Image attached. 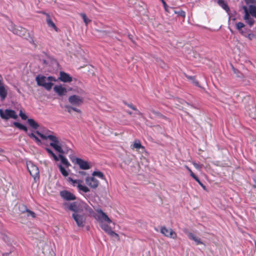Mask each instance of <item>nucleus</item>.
Wrapping results in <instances>:
<instances>
[{"instance_id":"1","label":"nucleus","mask_w":256,"mask_h":256,"mask_svg":"<svg viewBox=\"0 0 256 256\" xmlns=\"http://www.w3.org/2000/svg\"><path fill=\"white\" fill-rule=\"evenodd\" d=\"M38 124L33 120V139L35 140L38 145L42 144V140H45L48 139L50 140V145L56 151L63 153L62 142L60 138L54 134V132L44 128H39Z\"/></svg>"},{"instance_id":"2","label":"nucleus","mask_w":256,"mask_h":256,"mask_svg":"<svg viewBox=\"0 0 256 256\" xmlns=\"http://www.w3.org/2000/svg\"><path fill=\"white\" fill-rule=\"evenodd\" d=\"M84 207L91 216H92L96 220L100 222V224L104 222H106L108 224L112 222V221L108 216L101 209L98 208L96 210V212H94L88 206L85 204Z\"/></svg>"},{"instance_id":"3","label":"nucleus","mask_w":256,"mask_h":256,"mask_svg":"<svg viewBox=\"0 0 256 256\" xmlns=\"http://www.w3.org/2000/svg\"><path fill=\"white\" fill-rule=\"evenodd\" d=\"M36 80L38 86H43L47 90L52 89L54 85L53 82L56 81L54 78L52 76H45L42 75L37 76Z\"/></svg>"},{"instance_id":"4","label":"nucleus","mask_w":256,"mask_h":256,"mask_svg":"<svg viewBox=\"0 0 256 256\" xmlns=\"http://www.w3.org/2000/svg\"><path fill=\"white\" fill-rule=\"evenodd\" d=\"M8 29L14 34L20 36L22 37H24L26 38L27 35L28 34V31L26 28L20 26H16L13 24H11L8 26Z\"/></svg>"},{"instance_id":"5","label":"nucleus","mask_w":256,"mask_h":256,"mask_svg":"<svg viewBox=\"0 0 256 256\" xmlns=\"http://www.w3.org/2000/svg\"><path fill=\"white\" fill-rule=\"evenodd\" d=\"M0 116L2 118L7 120L10 118L16 119L18 115L14 110L6 109L4 111L0 109Z\"/></svg>"},{"instance_id":"6","label":"nucleus","mask_w":256,"mask_h":256,"mask_svg":"<svg viewBox=\"0 0 256 256\" xmlns=\"http://www.w3.org/2000/svg\"><path fill=\"white\" fill-rule=\"evenodd\" d=\"M72 216L78 227H84L86 220V216L79 213H73Z\"/></svg>"},{"instance_id":"7","label":"nucleus","mask_w":256,"mask_h":256,"mask_svg":"<svg viewBox=\"0 0 256 256\" xmlns=\"http://www.w3.org/2000/svg\"><path fill=\"white\" fill-rule=\"evenodd\" d=\"M70 159L72 162L78 164L80 169L84 170H89L90 168V164L86 162L80 158H74L70 156Z\"/></svg>"},{"instance_id":"8","label":"nucleus","mask_w":256,"mask_h":256,"mask_svg":"<svg viewBox=\"0 0 256 256\" xmlns=\"http://www.w3.org/2000/svg\"><path fill=\"white\" fill-rule=\"evenodd\" d=\"M160 232L164 236L174 239H176L177 236L176 234L172 228H167L165 226L161 228Z\"/></svg>"},{"instance_id":"9","label":"nucleus","mask_w":256,"mask_h":256,"mask_svg":"<svg viewBox=\"0 0 256 256\" xmlns=\"http://www.w3.org/2000/svg\"><path fill=\"white\" fill-rule=\"evenodd\" d=\"M68 101L72 105L79 106L83 103L84 98L81 96L74 94L68 98Z\"/></svg>"},{"instance_id":"10","label":"nucleus","mask_w":256,"mask_h":256,"mask_svg":"<svg viewBox=\"0 0 256 256\" xmlns=\"http://www.w3.org/2000/svg\"><path fill=\"white\" fill-rule=\"evenodd\" d=\"M86 183L90 187L92 188H96L99 184V182L92 176H88L86 178Z\"/></svg>"},{"instance_id":"11","label":"nucleus","mask_w":256,"mask_h":256,"mask_svg":"<svg viewBox=\"0 0 256 256\" xmlns=\"http://www.w3.org/2000/svg\"><path fill=\"white\" fill-rule=\"evenodd\" d=\"M242 9L244 12V19L245 20L246 22L250 26H252L254 24V20L250 17L249 14V12L248 11V8L246 6H243Z\"/></svg>"},{"instance_id":"12","label":"nucleus","mask_w":256,"mask_h":256,"mask_svg":"<svg viewBox=\"0 0 256 256\" xmlns=\"http://www.w3.org/2000/svg\"><path fill=\"white\" fill-rule=\"evenodd\" d=\"M64 204L68 210L74 212V213L80 212V204L78 202L65 203Z\"/></svg>"},{"instance_id":"13","label":"nucleus","mask_w":256,"mask_h":256,"mask_svg":"<svg viewBox=\"0 0 256 256\" xmlns=\"http://www.w3.org/2000/svg\"><path fill=\"white\" fill-rule=\"evenodd\" d=\"M8 88L5 86L2 80H0V98L2 101L4 100L8 95Z\"/></svg>"},{"instance_id":"14","label":"nucleus","mask_w":256,"mask_h":256,"mask_svg":"<svg viewBox=\"0 0 256 256\" xmlns=\"http://www.w3.org/2000/svg\"><path fill=\"white\" fill-rule=\"evenodd\" d=\"M61 197L66 200H74L76 199V196L68 190H62L60 192Z\"/></svg>"},{"instance_id":"15","label":"nucleus","mask_w":256,"mask_h":256,"mask_svg":"<svg viewBox=\"0 0 256 256\" xmlns=\"http://www.w3.org/2000/svg\"><path fill=\"white\" fill-rule=\"evenodd\" d=\"M100 226L109 235L112 236H118V234L114 232L108 224L102 222L100 224Z\"/></svg>"},{"instance_id":"16","label":"nucleus","mask_w":256,"mask_h":256,"mask_svg":"<svg viewBox=\"0 0 256 256\" xmlns=\"http://www.w3.org/2000/svg\"><path fill=\"white\" fill-rule=\"evenodd\" d=\"M58 79L64 82H70L72 80V78L70 75L64 72H60Z\"/></svg>"},{"instance_id":"17","label":"nucleus","mask_w":256,"mask_h":256,"mask_svg":"<svg viewBox=\"0 0 256 256\" xmlns=\"http://www.w3.org/2000/svg\"><path fill=\"white\" fill-rule=\"evenodd\" d=\"M54 90L60 96H64L67 92V90L60 84L55 86L54 88Z\"/></svg>"},{"instance_id":"18","label":"nucleus","mask_w":256,"mask_h":256,"mask_svg":"<svg viewBox=\"0 0 256 256\" xmlns=\"http://www.w3.org/2000/svg\"><path fill=\"white\" fill-rule=\"evenodd\" d=\"M188 236L190 240L194 241L196 245L203 244V242H202L200 238L198 236H196L192 232L188 233Z\"/></svg>"},{"instance_id":"19","label":"nucleus","mask_w":256,"mask_h":256,"mask_svg":"<svg viewBox=\"0 0 256 256\" xmlns=\"http://www.w3.org/2000/svg\"><path fill=\"white\" fill-rule=\"evenodd\" d=\"M46 16V22L49 27H51L57 31V28L56 26L54 23L52 21L50 16L49 14H45Z\"/></svg>"},{"instance_id":"20","label":"nucleus","mask_w":256,"mask_h":256,"mask_svg":"<svg viewBox=\"0 0 256 256\" xmlns=\"http://www.w3.org/2000/svg\"><path fill=\"white\" fill-rule=\"evenodd\" d=\"M248 11L249 14L252 15V16L256 18V6L254 5L250 4L248 6Z\"/></svg>"},{"instance_id":"21","label":"nucleus","mask_w":256,"mask_h":256,"mask_svg":"<svg viewBox=\"0 0 256 256\" xmlns=\"http://www.w3.org/2000/svg\"><path fill=\"white\" fill-rule=\"evenodd\" d=\"M218 4L224 10L227 12H229V11H230L229 7L228 6L224 0H218Z\"/></svg>"},{"instance_id":"22","label":"nucleus","mask_w":256,"mask_h":256,"mask_svg":"<svg viewBox=\"0 0 256 256\" xmlns=\"http://www.w3.org/2000/svg\"><path fill=\"white\" fill-rule=\"evenodd\" d=\"M13 124L16 128H17L19 130H22L25 132H27V131H28L27 128L24 124H22L18 122H14L13 123Z\"/></svg>"},{"instance_id":"23","label":"nucleus","mask_w":256,"mask_h":256,"mask_svg":"<svg viewBox=\"0 0 256 256\" xmlns=\"http://www.w3.org/2000/svg\"><path fill=\"white\" fill-rule=\"evenodd\" d=\"M76 186L80 190L86 193L90 191V189L86 186L82 184L81 183L78 184Z\"/></svg>"},{"instance_id":"24","label":"nucleus","mask_w":256,"mask_h":256,"mask_svg":"<svg viewBox=\"0 0 256 256\" xmlns=\"http://www.w3.org/2000/svg\"><path fill=\"white\" fill-rule=\"evenodd\" d=\"M59 157L62 163L64 166H66V167H68L70 165L68 160L62 155L59 154Z\"/></svg>"},{"instance_id":"25","label":"nucleus","mask_w":256,"mask_h":256,"mask_svg":"<svg viewBox=\"0 0 256 256\" xmlns=\"http://www.w3.org/2000/svg\"><path fill=\"white\" fill-rule=\"evenodd\" d=\"M92 176L94 177L97 176L102 180H105V178L103 173L100 171H94L92 174Z\"/></svg>"},{"instance_id":"26","label":"nucleus","mask_w":256,"mask_h":256,"mask_svg":"<svg viewBox=\"0 0 256 256\" xmlns=\"http://www.w3.org/2000/svg\"><path fill=\"white\" fill-rule=\"evenodd\" d=\"M58 168L61 174H62L64 176H67L68 175V172L64 168V166L61 164L58 165Z\"/></svg>"},{"instance_id":"27","label":"nucleus","mask_w":256,"mask_h":256,"mask_svg":"<svg viewBox=\"0 0 256 256\" xmlns=\"http://www.w3.org/2000/svg\"><path fill=\"white\" fill-rule=\"evenodd\" d=\"M46 150L48 152V153L49 154V155L54 158V160H56V161L58 160V157L54 153V152L50 148H46Z\"/></svg>"},{"instance_id":"28","label":"nucleus","mask_w":256,"mask_h":256,"mask_svg":"<svg viewBox=\"0 0 256 256\" xmlns=\"http://www.w3.org/2000/svg\"><path fill=\"white\" fill-rule=\"evenodd\" d=\"M68 180L69 182H72V184L74 186H76V184H80V183H82V180H73L72 178L70 177H69L68 178Z\"/></svg>"},{"instance_id":"29","label":"nucleus","mask_w":256,"mask_h":256,"mask_svg":"<svg viewBox=\"0 0 256 256\" xmlns=\"http://www.w3.org/2000/svg\"><path fill=\"white\" fill-rule=\"evenodd\" d=\"M80 16L82 17L85 24L87 26L88 24L90 22V20H89L85 14L82 13L80 14Z\"/></svg>"},{"instance_id":"30","label":"nucleus","mask_w":256,"mask_h":256,"mask_svg":"<svg viewBox=\"0 0 256 256\" xmlns=\"http://www.w3.org/2000/svg\"><path fill=\"white\" fill-rule=\"evenodd\" d=\"M133 146L134 148L139 149L140 148H144V147L142 146L139 140H136Z\"/></svg>"},{"instance_id":"31","label":"nucleus","mask_w":256,"mask_h":256,"mask_svg":"<svg viewBox=\"0 0 256 256\" xmlns=\"http://www.w3.org/2000/svg\"><path fill=\"white\" fill-rule=\"evenodd\" d=\"M34 168L35 170L36 171V175L34 176H33V178L34 179V181H36L38 180L39 179V172H38V168L36 166H35L33 165V168Z\"/></svg>"},{"instance_id":"32","label":"nucleus","mask_w":256,"mask_h":256,"mask_svg":"<svg viewBox=\"0 0 256 256\" xmlns=\"http://www.w3.org/2000/svg\"><path fill=\"white\" fill-rule=\"evenodd\" d=\"M184 167L190 172V176L195 180L198 178L194 174L191 169L188 166H185Z\"/></svg>"},{"instance_id":"33","label":"nucleus","mask_w":256,"mask_h":256,"mask_svg":"<svg viewBox=\"0 0 256 256\" xmlns=\"http://www.w3.org/2000/svg\"><path fill=\"white\" fill-rule=\"evenodd\" d=\"M174 13L177 14L178 16H180L184 18L186 16V12H185L180 10H174Z\"/></svg>"},{"instance_id":"34","label":"nucleus","mask_w":256,"mask_h":256,"mask_svg":"<svg viewBox=\"0 0 256 256\" xmlns=\"http://www.w3.org/2000/svg\"><path fill=\"white\" fill-rule=\"evenodd\" d=\"M244 26V24L242 22H238L236 24V29L238 31H240L241 30H242V28H243Z\"/></svg>"},{"instance_id":"35","label":"nucleus","mask_w":256,"mask_h":256,"mask_svg":"<svg viewBox=\"0 0 256 256\" xmlns=\"http://www.w3.org/2000/svg\"><path fill=\"white\" fill-rule=\"evenodd\" d=\"M19 116L23 120H26L28 118L27 116L23 112L22 110H20V111Z\"/></svg>"},{"instance_id":"36","label":"nucleus","mask_w":256,"mask_h":256,"mask_svg":"<svg viewBox=\"0 0 256 256\" xmlns=\"http://www.w3.org/2000/svg\"><path fill=\"white\" fill-rule=\"evenodd\" d=\"M244 0L246 2V3L248 5H249V6L250 4L254 5L256 4V0Z\"/></svg>"},{"instance_id":"37","label":"nucleus","mask_w":256,"mask_h":256,"mask_svg":"<svg viewBox=\"0 0 256 256\" xmlns=\"http://www.w3.org/2000/svg\"><path fill=\"white\" fill-rule=\"evenodd\" d=\"M192 164L194 165V168L198 170H200V169L202 168V166L196 162H192Z\"/></svg>"},{"instance_id":"38","label":"nucleus","mask_w":256,"mask_h":256,"mask_svg":"<svg viewBox=\"0 0 256 256\" xmlns=\"http://www.w3.org/2000/svg\"><path fill=\"white\" fill-rule=\"evenodd\" d=\"M233 72L234 74H236L238 77H240L241 74L238 72V70L236 68H232Z\"/></svg>"},{"instance_id":"39","label":"nucleus","mask_w":256,"mask_h":256,"mask_svg":"<svg viewBox=\"0 0 256 256\" xmlns=\"http://www.w3.org/2000/svg\"><path fill=\"white\" fill-rule=\"evenodd\" d=\"M196 180L198 183V184L204 188H206V186H204V184L200 181L199 178H198Z\"/></svg>"},{"instance_id":"40","label":"nucleus","mask_w":256,"mask_h":256,"mask_svg":"<svg viewBox=\"0 0 256 256\" xmlns=\"http://www.w3.org/2000/svg\"><path fill=\"white\" fill-rule=\"evenodd\" d=\"M125 104H126L129 108H130L132 110H137V108L134 106L132 104H126V103H125Z\"/></svg>"},{"instance_id":"41","label":"nucleus","mask_w":256,"mask_h":256,"mask_svg":"<svg viewBox=\"0 0 256 256\" xmlns=\"http://www.w3.org/2000/svg\"><path fill=\"white\" fill-rule=\"evenodd\" d=\"M255 35L252 33H250V34H249L247 37L248 38V39H250V40H252L253 38H255Z\"/></svg>"},{"instance_id":"42","label":"nucleus","mask_w":256,"mask_h":256,"mask_svg":"<svg viewBox=\"0 0 256 256\" xmlns=\"http://www.w3.org/2000/svg\"><path fill=\"white\" fill-rule=\"evenodd\" d=\"M66 108L68 109V112L69 113L71 112L72 110H73V107L68 106H66Z\"/></svg>"},{"instance_id":"43","label":"nucleus","mask_w":256,"mask_h":256,"mask_svg":"<svg viewBox=\"0 0 256 256\" xmlns=\"http://www.w3.org/2000/svg\"><path fill=\"white\" fill-rule=\"evenodd\" d=\"M192 84H194L195 86L200 87V86L199 85V83L198 81H197L196 79L192 82Z\"/></svg>"},{"instance_id":"44","label":"nucleus","mask_w":256,"mask_h":256,"mask_svg":"<svg viewBox=\"0 0 256 256\" xmlns=\"http://www.w3.org/2000/svg\"><path fill=\"white\" fill-rule=\"evenodd\" d=\"M162 2L163 4V5L164 6V8L166 10H167L166 4V2L164 0H162Z\"/></svg>"},{"instance_id":"45","label":"nucleus","mask_w":256,"mask_h":256,"mask_svg":"<svg viewBox=\"0 0 256 256\" xmlns=\"http://www.w3.org/2000/svg\"><path fill=\"white\" fill-rule=\"evenodd\" d=\"M30 164H30L27 163V164H26V165H27V168H28V172H30V175H32V172H31V170H30V168H29V166H29V164Z\"/></svg>"},{"instance_id":"46","label":"nucleus","mask_w":256,"mask_h":256,"mask_svg":"<svg viewBox=\"0 0 256 256\" xmlns=\"http://www.w3.org/2000/svg\"><path fill=\"white\" fill-rule=\"evenodd\" d=\"M28 124L30 126H32V118H29L28 120Z\"/></svg>"},{"instance_id":"47","label":"nucleus","mask_w":256,"mask_h":256,"mask_svg":"<svg viewBox=\"0 0 256 256\" xmlns=\"http://www.w3.org/2000/svg\"><path fill=\"white\" fill-rule=\"evenodd\" d=\"M160 65L163 68H164L165 67H166L165 64L164 62H162V64H160Z\"/></svg>"},{"instance_id":"48","label":"nucleus","mask_w":256,"mask_h":256,"mask_svg":"<svg viewBox=\"0 0 256 256\" xmlns=\"http://www.w3.org/2000/svg\"><path fill=\"white\" fill-rule=\"evenodd\" d=\"M72 110L75 111V112H81L80 110H79L78 108H73V110Z\"/></svg>"},{"instance_id":"49","label":"nucleus","mask_w":256,"mask_h":256,"mask_svg":"<svg viewBox=\"0 0 256 256\" xmlns=\"http://www.w3.org/2000/svg\"><path fill=\"white\" fill-rule=\"evenodd\" d=\"M78 93H79L81 95H82L84 94V92L82 90H80V91L78 92Z\"/></svg>"},{"instance_id":"50","label":"nucleus","mask_w":256,"mask_h":256,"mask_svg":"<svg viewBox=\"0 0 256 256\" xmlns=\"http://www.w3.org/2000/svg\"><path fill=\"white\" fill-rule=\"evenodd\" d=\"M78 173L80 175H85L86 174V172L84 171H80Z\"/></svg>"},{"instance_id":"51","label":"nucleus","mask_w":256,"mask_h":256,"mask_svg":"<svg viewBox=\"0 0 256 256\" xmlns=\"http://www.w3.org/2000/svg\"><path fill=\"white\" fill-rule=\"evenodd\" d=\"M182 104H184V105H189L188 103L184 101V100H182V102H181Z\"/></svg>"},{"instance_id":"52","label":"nucleus","mask_w":256,"mask_h":256,"mask_svg":"<svg viewBox=\"0 0 256 256\" xmlns=\"http://www.w3.org/2000/svg\"><path fill=\"white\" fill-rule=\"evenodd\" d=\"M239 32H240L242 34V35H244V36H246V32H244L242 30H241L240 31H239Z\"/></svg>"},{"instance_id":"53","label":"nucleus","mask_w":256,"mask_h":256,"mask_svg":"<svg viewBox=\"0 0 256 256\" xmlns=\"http://www.w3.org/2000/svg\"><path fill=\"white\" fill-rule=\"evenodd\" d=\"M186 78H188V79L190 80L192 79H194V76H186Z\"/></svg>"},{"instance_id":"54","label":"nucleus","mask_w":256,"mask_h":256,"mask_svg":"<svg viewBox=\"0 0 256 256\" xmlns=\"http://www.w3.org/2000/svg\"><path fill=\"white\" fill-rule=\"evenodd\" d=\"M136 114H138V115H140V116H142V113L141 112H140L139 110H136Z\"/></svg>"},{"instance_id":"55","label":"nucleus","mask_w":256,"mask_h":256,"mask_svg":"<svg viewBox=\"0 0 256 256\" xmlns=\"http://www.w3.org/2000/svg\"><path fill=\"white\" fill-rule=\"evenodd\" d=\"M39 60H40V61H42V62H43L44 63H45V62H46V60H44V59H43V58H39Z\"/></svg>"},{"instance_id":"56","label":"nucleus","mask_w":256,"mask_h":256,"mask_svg":"<svg viewBox=\"0 0 256 256\" xmlns=\"http://www.w3.org/2000/svg\"><path fill=\"white\" fill-rule=\"evenodd\" d=\"M100 32L102 33V36L106 34V32L104 31H100Z\"/></svg>"},{"instance_id":"57","label":"nucleus","mask_w":256,"mask_h":256,"mask_svg":"<svg viewBox=\"0 0 256 256\" xmlns=\"http://www.w3.org/2000/svg\"><path fill=\"white\" fill-rule=\"evenodd\" d=\"M28 134L30 138H32V132L30 133H28Z\"/></svg>"},{"instance_id":"58","label":"nucleus","mask_w":256,"mask_h":256,"mask_svg":"<svg viewBox=\"0 0 256 256\" xmlns=\"http://www.w3.org/2000/svg\"><path fill=\"white\" fill-rule=\"evenodd\" d=\"M127 112L129 114H132V112H130V111H127Z\"/></svg>"},{"instance_id":"59","label":"nucleus","mask_w":256,"mask_h":256,"mask_svg":"<svg viewBox=\"0 0 256 256\" xmlns=\"http://www.w3.org/2000/svg\"><path fill=\"white\" fill-rule=\"evenodd\" d=\"M22 206L23 207V208H24V210H23L22 212H24V210H26V208L24 206Z\"/></svg>"},{"instance_id":"60","label":"nucleus","mask_w":256,"mask_h":256,"mask_svg":"<svg viewBox=\"0 0 256 256\" xmlns=\"http://www.w3.org/2000/svg\"><path fill=\"white\" fill-rule=\"evenodd\" d=\"M0 80H2V78L1 75H0Z\"/></svg>"},{"instance_id":"61","label":"nucleus","mask_w":256,"mask_h":256,"mask_svg":"<svg viewBox=\"0 0 256 256\" xmlns=\"http://www.w3.org/2000/svg\"><path fill=\"white\" fill-rule=\"evenodd\" d=\"M195 80V77L194 76V79H192L190 80L192 81V82L194 80Z\"/></svg>"},{"instance_id":"62","label":"nucleus","mask_w":256,"mask_h":256,"mask_svg":"<svg viewBox=\"0 0 256 256\" xmlns=\"http://www.w3.org/2000/svg\"><path fill=\"white\" fill-rule=\"evenodd\" d=\"M32 214H33V218L35 217V214L34 212L32 213Z\"/></svg>"},{"instance_id":"63","label":"nucleus","mask_w":256,"mask_h":256,"mask_svg":"<svg viewBox=\"0 0 256 256\" xmlns=\"http://www.w3.org/2000/svg\"><path fill=\"white\" fill-rule=\"evenodd\" d=\"M37 57H38V56H34V60H36V59L37 58Z\"/></svg>"}]
</instances>
